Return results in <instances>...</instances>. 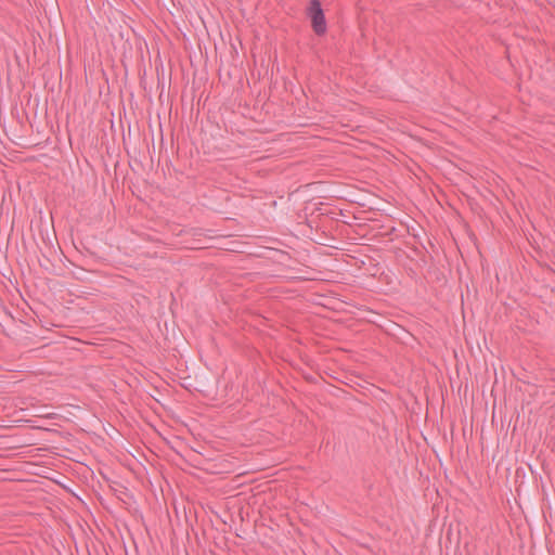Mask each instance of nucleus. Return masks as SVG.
Masks as SVG:
<instances>
[{
  "mask_svg": "<svg viewBox=\"0 0 555 555\" xmlns=\"http://www.w3.org/2000/svg\"><path fill=\"white\" fill-rule=\"evenodd\" d=\"M308 16L311 20V26L313 31L318 36H322L326 33V21L321 2L319 0H310L308 7Z\"/></svg>",
  "mask_w": 555,
  "mask_h": 555,
  "instance_id": "obj_1",
  "label": "nucleus"
}]
</instances>
